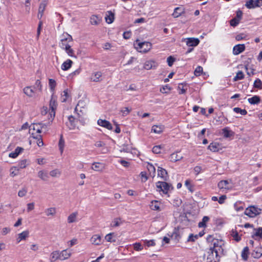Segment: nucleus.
Wrapping results in <instances>:
<instances>
[{"label": "nucleus", "instance_id": "nucleus-1", "mask_svg": "<svg viewBox=\"0 0 262 262\" xmlns=\"http://www.w3.org/2000/svg\"><path fill=\"white\" fill-rule=\"evenodd\" d=\"M77 117L72 115L68 117V121L66 122V125L70 130H74L76 128L78 129L77 126L78 121L81 122L79 115L77 114Z\"/></svg>", "mask_w": 262, "mask_h": 262}, {"label": "nucleus", "instance_id": "nucleus-2", "mask_svg": "<svg viewBox=\"0 0 262 262\" xmlns=\"http://www.w3.org/2000/svg\"><path fill=\"white\" fill-rule=\"evenodd\" d=\"M157 191L162 192L164 194H167L170 190L173 189L171 185L165 182H158L156 183Z\"/></svg>", "mask_w": 262, "mask_h": 262}, {"label": "nucleus", "instance_id": "nucleus-3", "mask_svg": "<svg viewBox=\"0 0 262 262\" xmlns=\"http://www.w3.org/2000/svg\"><path fill=\"white\" fill-rule=\"evenodd\" d=\"M261 209L255 206H251L247 207L244 212L245 215L250 217H254L259 214L261 212Z\"/></svg>", "mask_w": 262, "mask_h": 262}, {"label": "nucleus", "instance_id": "nucleus-4", "mask_svg": "<svg viewBox=\"0 0 262 262\" xmlns=\"http://www.w3.org/2000/svg\"><path fill=\"white\" fill-rule=\"evenodd\" d=\"M135 48L140 52L146 53L147 52L146 48L145 46L147 47V42H141L139 39H137L134 43Z\"/></svg>", "mask_w": 262, "mask_h": 262}, {"label": "nucleus", "instance_id": "nucleus-5", "mask_svg": "<svg viewBox=\"0 0 262 262\" xmlns=\"http://www.w3.org/2000/svg\"><path fill=\"white\" fill-rule=\"evenodd\" d=\"M57 104L56 100L52 97L50 100L49 104V114L50 115L51 118H52V121H53L55 115V110L57 107Z\"/></svg>", "mask_w": 262, "mask_h": 262}, {"label": "nucleus", "instance_id": "nucleus-6", "mask_svg": "<svg viewBox=\"0 0 262 262\" xmlns=\"http://www.w3.org/2000/svg\"><path fill=\"white\" fill-rule=\"evenodd\" d=\"M262 5V0H249L246 3V6L249 9L259 7Z\"/></svg>", "mask_w": 262, "mask_h": 262}, {"label": "nucleus", "instance_id": "nucleus-7", "mask_svg": "<svg viewBox=\"0 0 262 262\" xmlns=\"http://www.w3.org/2000/svg\"><path fill=\"white\" fill-rule=\"evenodd\" d=\"M232 184L227 180L221 181L218 184V187L220 190H228L232 188Z\"/></svg>", "mask_w": 262, "mask_h": 262}, {"label": "nucleus", "instance_id": "nucleus-8", "mask_svg": "<svg viewBox=\"0 0 262 262\" xmlns=\"http://www.w3.org/2000/svg\"><path fill=\"white\" fill-rule=\"evenodd\" d=\"M72 41V36L69 34H67L66 36L61 39V43L60 44V46L63 49L66 50V47L67 46H70L68 44V42H71Z\"/></svg>", "mask_w": 262, "mask_h": 262}, {"label": "nucleus", "instance_id": "nucleus-9", "mask_svg": "<svg viewBox=\"0 0 262 262\" xmlns=\"http://www.w3.org/2000/svg\"><path fill=\"white\" fill-rule=\"evenodd\" d=\"M245 50L244 44H238L235 45L233 48V54L237 55L242 53Z\"/></svg>", "mask_w": 262, "mask_h": 262}, {"label": "nucleus", "instance_id": "nucleus-10", "mask_svg": "<svg viewBox=\"0 0 262 262\" xmlns=\"http://www.w3.org/2000/svg\"><path fill=\"white\" fill-rule=\"evenodd\" d=\"M97 124L103 127H105L109 130H112L113 129V126L111 124V123L106 120H102V119H98L97 121Z\"/></svg>", "mask_w": 262, "mask_h": 262}, {"label": "nucleus", "instance_id": "nucleus-11", "mask_svg": "<svg viewBox=\"0 0 262 262\" xmlns=\"http://www.w3.org/2000/svg\"><path fill=\"white\" fill-rule=\"evenodd\" d=\"M102 73L100 71L94 72L92 74L90 79L94 82H100L102 80Z\"/></svg>", "mask_w": 262, "mask_h": 262}, {"label": "nucleus", "instance_id": "nucleus-12", "mask_svg": "<svg viewBox=\"0 0 262 262\" xmlns=\"http://www.w3.org/2000/svg\"><path fill=\"white\" fill-rule=\"evenodd\" d=\"M179 151H177L171 154L169 157V159L171 162H176L183 159V156L179 154Z\"/></svg>", "mask_w": 262, "mask_h": 262}, {"label": "nucleus", "instance_id": "nucleus-13", "mask_svg": "<svg viewBox=\"0 0 262 262\" xmlns=\"http://www.w3.org/2000/svg\"><path fill=\"white\" fill-rule=\"evenodd\" d=\"M200 40L198 38H189L186 39V43L188 47H195L198 45Z\"/></svg>", "mask_w": 262, "mask_h": 262}, {"label": "nucleus", "instance_id": "nucleus-14", "mask_svg": "<svg viewBox=\"0 0 262 262\" xmlns=\"http://www.w3.org/2000/svg\"><path fill=\"white\" fill-rule=\"evenodd\" d=\"M252 237L255 240H259L262 238V228L255 229L253 232Z\"/></svg>", "mask_w": 262, "mask_h": 262}, {"label": "nucleus", "instance_id": "nucleus-15", "mask_svg": "<svg viewBox=\"0 0 262 262\" xmlns=\"http://www.w3.org/2000/svg\"><path fill=\"white\" fill-rule=\"evenodd\" d=\"M38 177L42 181H47L49 180V176L48 172L46 170H40L38 172Z\"/></svg>", "mask_w": 262, "mask_h": 262}, {"label": "nucleus", "instance_id": "nucleus-16", "mask_svg": "<svg viewBox=\"0 0 262 262\" xmlns=\"http://www.w3.org/2000/svg\"><path fill=\"white\" fill-rule=\"evenodd\" d=\"M161 204L157 200L152 201L150 202V208L153 210L160 211Z\"/></svg>", "mask_w": 262, "mask_h": 262}, {"label": "nucleus", "instance_id": "nucleus-17", "mask_svg": "<svg viewBox=\"0 0 262 262\" xmlns=\"http://www.w3.org/2000/svg\"><path fill=\"white\" fill-rule=\"evenodd\" d=\"M252 256L255 258H260L262 256V247H256L252 253Z\"/></svg>", "mask_w": 262, "mask_h": 262}, {"label": "nucleus", "instance_id": "nucleus-18", "mask_svg": "<svg viewBox=\"0 0 262 262\" xmlns=\"http://www.w3.org/2000/svg\"><path fill=\"white\" fill-rule=\"evenodd\" d=\"M105 239L108 242L115 243L117 241V235L114 232L110 233L105 236Z\"/></svg>", "mask_w": 262, "mask_h": 262}, {"label": "nucleus", "instance_id": "nucleus-19", "mask_svg": "<svg viewBox=\"0 0 262 262\" xmlns=\"http://www.w3.org/2000/svg\"><path fill=\"white\" fill-rule=\"evenodd\" d=\"M92 169L97 171H102L104 169V164L100 162H94L92 164Z\"/></svg>", "mask_w": 262, "mask_h": 262}, {"label": "nucleus", "instance_id": "nucleus-20", "mask_svg": "<svg viewBox=\"0 0 262 262\" xmlns=\"http://www.w3.org/2000/svg\"><path fill=\"white\" fill-rule=\"evenodd\" d=\"M101 21V17L96 15H93L90 17V23L92 25H98Z\"/></svg>", "mask_w": 262, "mask_h": 262}, {"label": "nucleus", "instance_id": "nucleus-21", "mask_svg": "<svg viewBox=\"0 0 262 262\" xmlns=\"http://www.w3.org/2000/svg\"><path fill=\"white\" fill-rule=\"evenodd\" d=\"M164 126L161 125H155L152 126L151 129V133L155 134H160L163 132L164 130Z\"/></svg>", "mask_w": 262, "mask_h": 262}, {"label": "nucleus", "instance_id": "nucleus-22", "mask_svg": "<svg viewBox=\"0 0 262 262\" xmlns=\"http://www.w3.org/2000/svg\"><path fill=\"white\" fill-rule=\"evenodd\" d=\"M91 242L93 245H99L101 243V237L98 234L94 235L91 238Z\"/></svg>", "mask_w": 262, "mask_h": 262}, {"label": "nucleus", "instance_id": "nucleus-23", "mask_svg": "<svg viewBox=\"0 0 262 262\" xmlns=\"http://www.w3.org/2000/svg\"><path fill=\"white\" fill-rule=\"evenodd\" d=\"M206 262H219V258L217 256L215 255L213 252H209Z\"/></svg>", "mask_w": 262, "mask_h": 262}, {"label": "nucleus", "instance_id": "nucleus-24", "mask_svg": "<svg viewBox=\"0 0 262 262\" xmlns=\"http://www.w3.org/2000/svg\"><path fill=\"white\" fill-rule=\"evenodd\" d=\"M24 149L23 147H17L13 152L9 154V157L12 158H16L20 153H21Z\"/></svg>", "mask_w": 262, "mask_h": 262}, {"label": "nucleus", "instance_id": "nucleus-25", "mask_svg": "<svg viewBox=\"0 0 262 262\" xmlns=\"http://www.w3.org/2000/svg\"><path fill=\"white\" fill-rule=\"evenodd\" d=\"M208 149L213 152H216L220 149V145L216 142H212L208 146Z\"/></svg>", "mask_w": 262, "mask_h": 262}, {"label": "nucleus", "instance_id": "nucleus-26", "mask_svg": "<svg viewBox=\"0 0 262 262\" xmlns=\"http://www.w3.org/2000/svg\"><path fill=\"white\" fill-rule=\"evenodd\" d=\"M58 259H60L59 251H55L51 253L50 257V260L51 262H54Z\"/></svg>", "mask_w": 262, "mask_h": 262}, {"label": "nucleus", "instance_id": "nucleus-27", "mask_svg": "<svg viewBox=\"0 0 262 262\" xmlns=\"http://www.w3.org/2000/svg\"><path fill=\"white\" fill-rule=\"evenodd\" d=\"M157 172L158 177L162 178L163 180L166 179L167 173L165 169L159 167Z\"/></svg>", "mask_w": 262, "mask_h": 262}, {"label": "nucleus", "instance_id": "nucleus-28", "mask_svg": "<svg viewBox=\"0 0 262 262\" xmlns=\"http://www.w3.org/2000/svg\"><path fill=\"white\" fill-rule=\"evenodd\" d=\"M223 249L222 247V246H219V247H215L213 248H210V252H213V253L215 254V255L219 256V254L220 253H221L223 252Z\"/></svg>", "mask_w": 262, "mask_h": 262}, {"label": "nucleus", "instance_id": "nucleus-29", "mask_svg": "<svg viewBox=\"0 0 262 262\" xmlns=\"http://www.w3.org/2000/svg\"><path fill=\"white\" fill-rule=\"evenodd\" d=\"M222 134L225 138H229L234 135V133L228 128L226 127L222 129Z\"/></svg>", "mask_w": 262, "mask_h": 262}, {"label": "nucleus", "instance_id": "nucleus-30", "mask_svg": "<svg viewBox=\"0 0 262 262\" xmlns=\"http://www.w3.org/2000/svg\"><path fill=\"white\" fill-rule=\"evenodd\" d=\"M73 63V61L70 59H67L64 61L61 65V69L64 71L68 70L69 69Z\"/></svg>", "mask_w": 262, "mask_h": 262}, {"label": "nucleus", "instance_id": "nucleus-31", "mask_svg": "<svg viewBox=\"0 0 262 262\" xmlns=\"http://www.w3.org/2000/svg\"><path fill=\"white\" fill-rule=\"evenodd\" d=\"M184 12V10L182 7H177L174 9V12L172 15L174 18L180 16Z\"/></svg>", "mask_w": 262, "mask_h": 262}, {"label": "nucleus", "instance_id": "nucleus-32", "mask_svg": "<svg viewBox=\"0 0 262 262\" xmlns=\"http://www.w3.org/2000/svg\"><path fill=\"white\" fill-rule=\"evenodd\" d=\"M249 248L248 247H244V248L243 249V250L242 251L241 256H242V259L245 261H246L248 259V255H249Z\"/></svg>", "mask_w": 262, "mask_h": 262}, {"label": "nucleus", "instance_id": "nucleus-33", "mask_svg": "<svg viewBox=\"0 0 262 262\" xmlns=\"http://www.w3.org/2000/svg\"><path fill=\"white\" fill-rule=\"evenodd\" d=\"M24 93L29 97H33L34 95V91L30 86H26L24 89Z\"/></svg>", "mask_w": 262, "mask_h": 262}, {"label": "nucleus", "instance_id": "nucleus-34", "mask_svg": "<svg viewBox=\"0 0 262 262\" xmlns=\"http://www.w3.org/2000/svg\"><path fill=\"white\" fill-rule=\"evenodd\" d=\"M248 102L251 104H257L260 102V97L258 96H254L248 99Z\"/></svg>", "mask_w": 262, "mask_h": 262}, {"label": "nucleus", "instance_id": "nucleus-35", "mask_svg": "<svg viewBox=\"0 0 262 262\" xmlns=\"http://www.w3.org/2000/svg\"><path fill=\"white\" fill-rule=\"evenodd\" d=\"M148 176L154 178L156 176V168L152 165L148 163Z\"/></svg>", "mask_w": 262, "mask_h": 262}, {"label": "nucleus", "instance_id": "nucleus-36", "mask_svg": "<svg viewBox=\"0 0 262 262\" xmlns=\"http://www.w3.org/2000/svg\"><path fill=\"white\" fill-rule=\"evenodd\" d=\"M78 215L77 212L71 213L68 217V223H72L76 221V218Z\"/></svg>", "mask_w": 262, "mask_h": 262}, {"label": "nucleus", "instance_id": "nucleus-37", "mask_svg": "<svg viewBox=\"0 0 262 262\" xmlns=\"http://www.w3.org/2000/svg\"><path fill=\"white\" fill-rule=\"evenodd\" d=\"M59 254L61 260L68 259L71 254V253L68 252L67 250H62Z\"/></svg>", "mask_w": 262, "mask_h": 262}, {"label": "nucleus", "instance_id": "nucleus-38", "mask_svg": "<svg viewBox=\"0 0 262 262\" xmlns=\"http://www.w3.org/2000/svg\"><path fill=\"white\" fill-rule=\"evenodd\" d=\"M108 15L105 17L106 21L108 24H111L114 20V14L111 11H107Z\"/></svg>", "mask_w": 262, "mask_h": 262}, {"label": "nucleus", "instance_id": "nucleus-39", "mask_svg": "<svg viewBox=\"0 0 262 262\" xmlns=\"http://www.w3.org/2000/svg\"><path fill=\"white\" fill-rule=\"evenodd\" d=\"M29 232L28 231H24L23 232L18 234V242H19L21 240L25 239L29 235Z\"/></svg>", "mask_w": 262, "mask_h": 262}, {"label": "nucleus", "instance_id": "nucleus-40", "mask_svg": "<svg viewBox=\"0 0 262 262\" xmlns=\"http://www.w3.org/2000/svg\"><path fill=\"white\" fill-rule=\"evenodd\" d=\"M209 221V217L207 216L203 217L201 222L199 223L198 226L200 228L205 227L206 226V223Z\"/></svg>", "mask_w": 262, "mask_h": 262}, {"label": "nucleus", "instance_id": "nucleus-41", "mask_svg": "<svg viewBox=\"0 0 262 262\" xmlns=\"http://www.w3.org/2000/svg\"><path fill=\"white\" fill-rule=\"evenodd\" d=\"M121 224L122 222L120 218H115L111 224V226L112 227H117L119 226Z\"/></svg>", "mask_w": 262, "mask_h": 262}, {"label": "nucleus", "instance_id": "nucleus-42", "mask_svg": "<svg viewBox=\"0 0 262 262\" xmlns=\"http://www.w3.org/2000/svg\"><path fill=\"white\" fill-rule=\"evenodd\" d=\"M45 212L47 216H53L56 213V209L53 207L49 208L46 210Z\"/></svg>", "mask_w": 262, "mask_h": 262}, {"label": "nucleus", "instance_id": "nucleus-43", "mask_svg": "<svg viewBox=\"0 0 262 262\" xmlns=\"http://www.w3.org/2000/svg\"><path fill=\"white\" fill-rule=\"evenodd\" d=\"M66 53L68 54L69 56L71 57H75L74 55V50L71 48V46H67L66 47Z\"/></svg>", "mask_w": 262, "mask_h": 262}, {"label": "nucleus", "instance_id": "nucleus-44", "mask_svg": "<svg viewBox=\"0 0 262 262\" xmlns=\"http://www.w3.org/2000/svg\"><path fill=\"white\" fill-rule=\"evenodd\" d=\"M244 78V75L242 71H238L236 76L234 77L233 80L236 81L239 80H242Z\"/></svg>", "mask_w": 262, "mask_h": 262}, {"label": "nucleus", "instance_id": "nucleus-45", "mask_svg": "<svg viewBox=\"0 0 262 262\" xmlns=\"http://www.w3.org/2000/svg\"><path fill=\"white\" fill-rule=\"evenodd\" d=\"M49 86H50L51 91L53 93L55 90L56 85V81L54 79H50L49 82Z\"/></svg>", "mask_w": 262, "mask_h": 262}, {"label": "nucleus", "instance_id": "nucleus-46", "mask_svg": "<svg viewBox=\"0 0 262 262\" xmlns=\"http://www.w3.org/2000/svg\"><path fill=\"white\" fill-rule=\"evenodd\" d=\"M29 164V162L25 159L20 161L18 163V167L19 168L22 169L26 167L27 165Z\"/></svg>", "mask_w": 262, "mask_h": 262}, {"label": "nucleus", "instance_id": "nucleus-47", "mask_svg": "<svg viewBox=\"0 0 262 262\" xmlns=\"http://www.w3.org/2000/svg\"><path fill=\"white\" fill-rule=\"evenodd\" d=\"M64 145V141L63 139L62 135H61L59 141L58 146H59V149L61 153L63 152V150Z\"/></svg>", "mask_w": 262, "mask_h": 262}, {"label": "nucleus", "instance_id": "nucleus-48", "mask_svg": "<svg viewBox=\"0 0 262 262\" xmlns=\"http://www.w3.org/2000/svg\"><path fill=\"white\" fill-rule=\"evenodd\" d=\"M231 235L233 237V239L236 242H239L241 239V237L239 236L238 233L235 231H232Z\"/></svg>", "mask_w": 262, "mask_h": 262}, {"label": "nucleus", "instance_id": "nucleus-49", "mask_svg": "<svg viewBox=\"0 0 262 262\" xmlns=\"http://www.w3.org/2000/svg\"><path fill=\"white\" fill-rule=\"evenodd\" d=\"M33 138L37 139V145L39 146H42L43 145V142L42 139H41V136L40 135H37L36 136H33Z\"/></svg>", "mask_w": 262, "mask_h": 262}, {"label": "nucleus", "instance_id": "nucleus-50", "mask_svg": "<svg viewBox=\"0 0 262 262\" xmlns=\"http://www.w3.org/2000/svg\"><path fill=\"white\" fill-rule=\"evenodd\" d=\"M86 105V103L83 100H79L77 103V106L75 107V111H78V107L84 108Z\"/></svg>", "mask_w": 262, "mask_h": 262}, {"label": "nucleus", "instance_id": "nucleus-51", "mask_svg": "<svg viewBox=\"0 0 262 262\" xmlns=\"http://www.w3.org/2000/svg\"><path fill=\"white\" fill-rule=\"evenodd\" d=\"M233 111L235 113H240L242 115H245L247 113L246 110H242L239 107H234Z\"/></svg>", "mask_w": 262, "mask_h": 262}, {"label": "nucleus", "instance_id": "nucleus-52", "mask_svg": "<svg viewBox=\"0 0 262 262\" xmlns=\"http://www.w3.org/2000/svg\"><path fill=\"white\" fill-rule=\"evenodd\" d=\"M262 86V82L261 80L257 78L254 82V87L258 89H261Z\"/></svg>", "mask_w": 262, "mask_h": 262}, {"label": "nucleus", "instance_id": "nucleus-53", "mask_svg": "<svg viewBox=\"0 0 262 262\" xmlns=\"http://www.w3.org/2000/svg\"><path fill=\"white\" fill-rule=\"evenodd\" d=\"M170 87L168 85H166L160 89V92L162 93H168L170 92Z\"/></svg>", "mask_w": 262, "mask_h": 262}, {"label": "nucleus", "instance_id": "nucleus-54", "mask_svg": "<svg viewBox=\"0 0 262 262\" xmlns=\"http://www.w3.org/2000/svg\"><path fill=\"white\" fill-rule=\"evenodd\" d=\"M203 72V68L201 66H198L195 69L194 74L196 76H200Z\"/></svg>", "mask_w": 262, "mask_h": 262}, {"label": "nucleus", "instance_id": "nucleus-55", "mask_svg": "<svg viewBox=\"0 0 262 262\" xmlns=\"http://www.w3.org/2000/svg\"><path fill=\"white\" fill-rule=\"evenodd\" d=\"M19 170V168H17L16 167L14 166L11 168L10 169V176L12 177H14V176L17 175V172H16L15 171H18Z\"/></svg>", "mask_w": 262, "mask_h": 262}, {"label": "nucleus", "instance_id": "nucleus-56", "mask_svg": "<svg viewBox=\"0 0 262 262\" xmlns=\"http://www.w3.org/2000/svg\"><path fill=\"white\" fill-rule=\"evenodd\" d=\"M60 174V172L57 169H54L50 172V175L52 177H56Z\"/></svg>", "mask_w": 262, "mask_h": 262}, {"label": "nucleus", "instance_id": "nucleus-57", "mask_svg": "<svg viewBox=\"0 0 262 262\" xmlns=\"http://www.w3.org/2000/svg\"><path fill=\"white\" fill-rule=\"evenodd\" d=\"M40 124H42V123H33L30 126L31 127L30 129H33L34 130H36L38 128L41 129Z\"/></svg>", "mask_w": 262, "mask_h": 262}, {"label": "nucleus", "instance_id": "nucleus-58", "mask_svg": "<svg viewBox=\"0 0 262 262\" xmlns=\"http://www.w3.org/2000/svg\"><path fill=\"white\" fill-rule=\"evenodd\" d=\"M134 248L136 251H140L143 249V246L140 243H136L133 245Z\"/></svg>", "mask_w": 262, "mask_h": 262}, {"label": "nucleus", "instance_id": "nucleus-59", "mask_svg": "<svg viewBox=\"0 0 262 262\" xmlns=\"http://www.w3.org/2000/svg\"><path fill=\"white\" fill-rule=\"evenodd\" d=\"M162 146L161 145H157L152 148V152L155 154H159L161 152Z\"/></svg>", "mask_w": 262, "mask_h": 262}, {"label": "nucleus", "instance_id": "nucleus-60", "mask_svg": "<svg viewBox=\"0 0 262 262\" xmlns=\"http://www.w3.org/2000/svg\"><path fill=\"white\" fill-rule=\"evenodd\" d=\"M240 203L236 202L234 205V208L235 210L237 211H241L244 210V207L242 206H239Z\"/></svg>", "mask_w": 262, "mask_h": 262}, {"label": "nucleus", "instance_id": "nucleus-61", "mask_svg": "<svg viewBox=\"0 0 262 262\" xmlns=\"http://www.w3.org/2000/svg\"><path fill=\"white\" fill-rule=\"evenodd\" d=\"M47 2L46 1H42L39 5L38 10H40V11H44L47 6Z\"/></svg>", "mask_w": 262, "mask_h": 262}, {"label": "nucleus", "instance_id": "nucleus-62", "mask_svg": "<svg viewBox=\"0 0 262 262\" xmlns=\"http://www.w3.org/2000/svg\"><path fill=\"white\" fill-rule=\"evenodd\" d=\"M27 192V189L26 188H23L22 189L20 190L18 192V195L19 197L24 196Z\"/></svg>", "mask_w": 262, "mask_h": 262}, {"label": "nucleus", "instance_id": "nucleus-63", "mask_svg": "<svg viewBox=\"0 0 262 262\" xmlns=\"http://www.w3.org/2000/svg\"><path fill=\"white\" fill-rule=\"evenodd\" d=\"M239 21L238 18H234L230 20V25L233 27H235L238 24Z\"/></svg>", "mask_w": 262, "mask_h": 262}, {"label": "nucleus", "instance_id": "nucleus-64", "mask_svg": "<svg viewBox=\"0 0 262 262\" xmlns=\"http://www.w3.org/2000/svg\"><path fill=\"white\" fill-rule=\"evenodd\" d=\"M185 185L190 191L192 192L193 191L192 186L191 184V181L190 180H187L185 181Z\"/></svg>", "mask_w": 262, "mask_h": 262}]
</instances>
